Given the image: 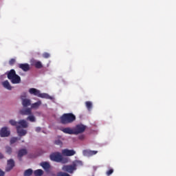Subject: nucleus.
Listing matches in <instances>:
<instances>
[{"mask_svg": "<svg viewBox=\"0 0 176 176\" xmlns=\"http://www.w3.org/2000/svg\"><path fill=\"white\" fill-rule=\"evenodd\" d=\"M83 163L82 161L74 160L72 165H64L62 168L63 171L69 173V174H74V171H76V168L79 166H82Z\"/></svg>", "mask_w": 176, "mask_h": 176, "instance_id": "f257e3e1", "label": "nucleus"}, {"mask_svg": "<svg viewBox=\"0 0 176 176\" xmlns=\"http://www.w3.org/2000/svg\"><path fill=\"white\" fill-rule=\"evenodd\" d=\"M60 120L62 124H69V123H74L76 120V116L72 113H64L60 118Z\"/></svg>", "mask_w": 176, "mask_h": 176, "instance_id": "f03ea898", "label": "nucleus"}, {"mask_svg": "<svg viewBox=\"0 0 176 176\" xmlns=\"http://www.w3.org/2000/svg\"><path fill=\"white\" fill-rule=\"evenodd\" d=\"M7 77L12 85H19V83H21V78L16 74V71L14 69H11L8 72Z\"/></svg>", "mask_w": 176, "mask_h": 176, "instance_id": "7ed1b4c3", "label": "nucleus"}, {"mask_svg": "<svg viewBox=\"0 0 176 176\" xmlns=\"http://www.w3.org/2000/svg\"><path fill=\"white\" fill-rule=\"evenodd\" d=\"M19 113L23 116H28L26 120H29L31 123H35L36 122V118L32 114L31 108L22 109L19 111Z\"/></svg>", "mask_w": 176, "mask_h": 176, "instance_id": "20e7f679", "label": "nucleus"}, {"mask_svg": "<svg viewBox=\"0 0 176 176\" xmlns=\"http://www.w3.org/2000/svg\"><path fill=\"white\" fill-rule=\"evenodd\" d=\"M9 122L11 126H15L16 127V131L19 137H23V135L27 134V131L21 129V126L19 125V122L14 120H10Z\"/></svg>", "mask_w": 176, "mask_h": 176, "instance_id": "39448f33", "label": "nucleus"}, {"mask_svg": "<svg viewBox=\"0 0 176 176\" xmlns=\"http://www.w3.org/2000/svg\"><path fill=\"white\" fill-rule=\"evenodd\" d=\"M86 129H87L86 125L82 124H77L74 129V135H78V134H82V133H85Z\"/></svg>", "mask_w": 176, "mask_h": 176, "instance_id": "423d86ee", "label": "nucleus"}, {"mask_svg": "<svg viewBox=\"0 0 176 176\" xmlns=\"http://www.w3.org/2000/svg\"><path fill=\"white\" fill-rule=\"evenodd\" d=\"M61 154L58 152L54 153L50 155V157L52 162H56V163H60L61 162Z\"/></svg>", "mask_w": 176, "mask_h": 176, "instance_id": "0eeeda50", "label": "nucleus"}, {"mask_svg": "<svg viewBox=\"0 0 176 176\" xmlns=\"http://www.w3.org/2000/svg\"><path fill=\"white\" fill-rule=\"evenodd\" d=\"M10 135V131L8 130V127L4 126L0 130V137L5 138Z\"/></svg>", "mask_w": 176, "mask_h": 176, "instance_id": "6e6552de", "label": "nucleus"}, {"mask_svg": "<svg viewBox=\"0 0 176 176\" xmlns=\"http://www.w3.org/2000/svg\"><path fill=\"white\" fill-rule=\"evenodd\" d=\"M14 167V160L13 159L8 160L7 161V167L6 168V171L9 172L11 170H13Z\"/></svg>", "mask_w": 176, "mask_h": 176, "instance_id": "1a4fd4ad", "label": "nucleus"}, {"mask_svg": "<svg viewBox=\"0 0 176 176\" xmlns=\"http://www.w3.org/2000/svg\"><path fill=\"white\" fill-rule=\"evenodd\" d=\"M31 65H34L35 68H37L38 69H41L43 67L42 65V62L39 60H36L34 59H32L30 60Z\"/></svg>", "mask_w": 176, "mask_h": 176, "instance_id": "9d476101", "label": "nucleus"}, {"mask_svg": "<svg viewBox=\"0 0 176 176\" xmlns=\"http://www.w3.org/2000/svg\"><path fill=\"white\" fill-rule=\"evenodd\" d=\"M76 152L74 150H69L67 148H65L62 151V154L63 156H74Z\"/></svg>", "mask_w": 176, "mask_h": 176, "instance_id": "9b49d317", "label": "nucleus"}, {"mask_svg": "<svg viewBox=\"0 0 176 176\" xmlns=\"http://www.w3.org/2000/svg\"><path fill=\"white\" fill-rule=\"evenodd\" d=\"M84 156H94V155H97L98 151H91V150H84L82 151Z\"/></svg>", "mask_w": 176, "mask_h": 176, "instance_id": "f8f14e48", "label": "nucleus"}, {"mask_svg": "<svg viewBox=\"0 0 176 176\" xmlns=\"http://www.w3.org/2000/svg\"><path fill=\"white\" fill-rule=\"evenodd\" d=\"M19 68L24 71V72H27L30 71V65L28 63H20L19 64Z\"/></svg>", "mask_w": 176, "mask_h": 176, "instance_id": "ddd939ff", "label": "nucleus"}, {"mask_svg": "<svg viewBox=\"0 0 176 176\" xmlns=\"http://www.w3.org/2000/svg\"><path fill=\"white\" fill-rule=\"evenodd\" d=\"M61 131H63V133H65V134H75V131L74 129H72L69 127H66V128H63L61 129Z\"/></svg>", "mask_w": 176, "mask_h": 176, "instance_id": "4468645a", "label": "nucleus"}, {"mask_svg": "<svg viewBox=\"0 0 176 176\" xmlns=\"http://www.w3.org/2000/svg\"><path fill=\"white\" fill-rule=\"evenodd\" d=\"M22 105L23 108H27L31 105V100L28 98H22Z\"/></svg>", "mask_w": 176, "mask_h": 176, "instance_id": "2eb2a0df", "label": "nucleus"}, {"mask_svg": "<svg viewBox=\"0 0 176 176\" xmlns=\"http://www.w3.org/2000/svg\"><path fill=\"white\" fill-rule=\"evenodd\" d=\"M18 126H21V129H27L28 127V123L25 120H21L18 122Z\"/></svg>", "mask_w": 176, "mask_h": 176, "instance_id": "dca6fc26", "label": "nucleus"}, {"mask_svg": "<svg viewBox=\"0 0 176 176\" xmlns=\"http://www.w3.org/2000/svg\"><path fill=\"white\" fill-rule=\"evenodd\" d=\"M24 155H27V150L23 148L19 151L18 157L19 160H21V157H23Z\"/></svg>", "mask_w": 176, "mask_h": 176, "instance_id": "f3484780", "label": "nucleus"}, {"mask_svg": "<svg viewBox=\"0 0 176 176\" xmlns=\"http://www.w3.org/2000/svg\"><path fill=\"white\" fill-rule=\"evenodd\" d=\"M41 91L35 89V88H30L29 89V93L30 94H34V96H36L38 97V96H39V93Z\"/></svg>", "mask_w": 176, "mask_h": 176, "instance_id": "a211bd4d", "label": "nucleus"}, {"mask_svg": "<svg viewBox=\"0 0 176 176\" xmlns=\"http://www.w3.org/2000/svg\"><path fill=\"white\" fill-rule=\"evenodd\" d=\"M2 85L5 89H7V90H12V85H10L8 80L3 81Z\"/></svg>", "mask_w": 176, "mask_h": 176, "instance_id": "6ab92c4d", "label": "nucleus"}, {"mask_svg": "<svg viewBox=\"0 0 176 176\" xmlns=\"http://www.w3.org/2000/svg\"><path fill=\"white\" fill-rule=\"evenodd\" d=\"M38 97L40 98H47V100H52V96H50L49 94L45 93L41 94V92H39Z\"/></svg>", "mask_w": 176, "mask_h": 176, "instance_id": "aec40b11", "label": "nucleus"}, {"mask_svg": "<svg viewBox=\"0 0 176 176\" xmlns=\"http://www.w3.org/2000/svg\"><path fill=\"white\" fill-rule=\"evenodd\" d=\"M41 166L45 170V171H47L49 168H50V164H49V162H41Z\"/></svg>", "mask_w": 176, "mask_h": 176, "instance_id": "412c9836", "label": "nucleus"}, {"mask_svg": "<svg viewBox=\"0 0 176 176\" xmlns=\"http://www.w3.org/2000/svg\"><path fill=\"white\" fill-rule=\"evenodd\" d=\"M42 104V102L41 100H38V102L33 103L31 104V108L32 109H36L39 108V107Z\"/></svg>", "mask_w": 176, "mask_h": 176, "instance_id": "4be33fe9", "label": "nucleus"}, {"mask_svg": "<svg viewBox=\"0 0 176 176\" xmlns=\"http://www.w3.org/2000/svg\"><path fill=\"white\" fill-rule=\"evenodd\" d=\"M34 174L35 176H42L43 175V170L41 169H38L34 170Z\"/></svg>", "mask_w": 176, "mask_h": 176, "instance_id": "5701e85b", "label": "nucleus"}, {"mask_svg": "<svg viewBox=\"0 0 176 176\" xmlns=\"http://www.w3.org/2000/svg\"><path fill=\"white\" fill-rule=\"evenodd\" d=\"M86 107L87 108L88 111H91V108H93V104L90 101H87L85 102Z\"/></svg>", "mask_w": 176, "mask_h": 176, "instance_id": "b1692460", "label": "nucleus"}, {"mask_svg": "<svg viewBox=\"0 0 176 176\" xmlns=\"http://www.w3.org/2000/svg\"><path fill=\"white\" fill-rule=\"evenodd\" d=\"M32 175V169H28L24 172V176Z\"/></svg>", "mask_w": 176, "mask_h": 176, "instance_id": "393cba45", "label": "nucleus"}, {"mask_svg": "<svg viewBox=\"0 0 176 176\" xmlns=\"http://www.w3.org/2000/svg\"><path fill=\"white\" fill-rule=\"evenodd\" d=\"M54 144L55 145H58L59 146H63V142L60 139H57L54 141Z\"/></svg>", "mask_w": 176, "mask_h": 176, "instance_id": "a878e982", "label": "nucleus"}, {"mask_svg": "<svg viewBox=\"0 0 176 176\" xmlns=\"http://www.w3.org/2000/svg\"><path fill=\"white\" fill-rule=\"evenodd\" d=\"M60 163H63V164H65V163H68V158L63 157L61 155V160L60 161Z\"/></svg>", "mask_w": 176, "mask_h": 176, "instance_id": "bb28decb", "label": "nucleus"}, {"mask_svg": "<svg viewBox=\"0 0 176 176\" xmlns=\"http://www.w3.org/2000/svg\"><path fill=\"white\" fill-rule=\"evenodd\" d=\"M6 153H8V155H10V153H12V148H10V146L6 147Z\"/></svg>", "mask_w": 176, "mask_h": 176, "instance_id": "cd10ccee", "label": "nucleus"}, {"mask_svg": "<svg viewBox=\"0 0 176 176\" xmlns=\"http://www.w3.org/2000/svg\"><path fill=\"white\" fill-rule=\"evenodd\" d=\"M111 174H113V168H111V169H109V170H107L106 172V175L107 176L111 175Z\"/></svg>", "mask_w": 176, "mask_h": 176, "instance_id": "c85d7f7f", "label": "nucleus"}, {"mask_svg": "<svg viewBox=\"0 0 176 176\" xmlns=\"http://www.w3.org/2000/svg\"><path fill=\"white\" fill-rule=\"evenodd\" d=\"M43 57L44 58H49V57H50V54L45 52L44 54H43Z\"/></svg>", "mask_w": 176, "mask_h": 176, "instance_id": "c756f323", "label": "nucleus"}, {"mask_svg": "<svg viewBox=\"0 0 176 176\" xmlns=\"http://www.w3.org/2000/svg\"><path fill=\"white\" fill-rule=\"evenodd\" d=\"M14 63H16V59L12 58L9 61L10 65H14Z\"/></svg>", "mask_w": 176, "mask_h": 176, "instance_id": "7c9ffc66", "label": "nucleus"}, {"mask_svg": "<svg viewBox=\"0 0 176 176\" xmlns=\"http://www.w3.org/2000/svg\"><path fill=\"white\" fill-rule=\"evenodd\" d=\"M14 142H17V138H12L10 140V144H14Z\"/></svg>", "mask_w": 176, "mask_h": 176, "instance_id": "2f4dec72", "label": "nucleus"}, {"mask_svg": "<svg viewBox=\"0 0 176 176\" xmlns=\"http://www.w3.org/2000/svg\"><path fill=\"white\" fill-rule=\"evenodd\" d=\"M41 130H42V129L41 127H39V126H37L36 128V133H39L41 131Z\"/></svg>", "mask_w": 176, "mask_h": 176, "instance_id": "473e14b6", "label": "nucleus"}, {"mask_svg": "<svg viewBox=\"0 0 176 176\" xmlns=\"http://www.w3.org/2000/svg\"><path fill=\"white\" fill-rule=\"evenodd\" d=\"M57 176H64V173L59 172V173H57Z\"/></svg>", "mask_w": 176, "mask_h": 176, "instance_id": "72a5a7b5", "label": "nucleus"}, {"mask_svg": "<svg viewBox=\"0 0 176 176\" xmlns=\"http://www.w3.org/2000/svg\"><path fill=\"white\" fill-rule=\"evenodd\" d=\"M5 172L2 171V170L0 169V176H4Z\"/></svg>", "mask_w": 176, "mask_h": 176, "instance_id": "f704fd0d", "label": "nucleus"}, {"mask_svg": "<svg viewBox=\"0 0 176 176\" xmlns=\"http://www.w3.org/2000/svg\"><path fill=\"white\" fill-rule=\"evenodd\" d=\"M79 140H84L85 139V135H82L79 136Z\"/></svg>", "mask_w": 176, "mask_h": 176, "instance_id": "c9c22d12", "label": "nucleus"}, {"mask_svg": "<svg viewBox=\"0 0 176 176\" xmlns=\"http://www.w3.org/2000/svg\"><path fill=\"white\" fill-rule=\"evenodd\" d=\"M63 176H71V175H69V174L68 173H63Z\"/></svg>", "mask_w": 176, "mask_h": 176, "instance_id": "e433bc0d", "label": "nucleus"}, {"mask_svg": "<svg viewBox=\"0 0 176 176\" xmlns=\"http://www.w3.org/2000/svg\"><path fill=\"white\" fill-rule=\"evenodd\" d=\"M0 159H3V155H2V153H0Z\"/></svg>", "mask_w": 176, "mask_h": 176, "instance_id": "4c0bfd02", "label": "nucleus"}]
</instances>
